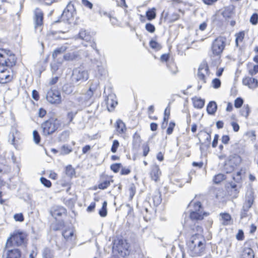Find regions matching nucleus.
I'll list each match as a JSON object with an SVG mask.
<instances>
[{"label": "nucleus", "instance_id": "20e7f679", "mask_svg": "<svg viewBox=\"0 0 258 258\" xmlns=\"http://www.w3.org/2000/svg\"><path fill=\"white\" fill-rule=\"evenodd\" d=\"M16 58L9 50L0 49V66L9 67L10 70L16 64Z\"/></svg>", "mask_w": 258, "mask_h": 258}, {"label": "nucleus", "instance_id": "864d4df0", "mask_svg": "<svg viewBox=\"0 0 258 258\" xmlns=\"http://www.w3.org/2000/svg\"><path fill=\"white\" fill-rule=\"evenodd\" d=\"M121 167L122 165L121 163H114L110 166V169L114 173H117Z\"/></svg>", "mask_w": 258, "mask_h": 258}, {"label": "nucleus", "instance_id": "4468645a", "mask_svg": "<svg viewBox=\"0 0 258 258\" xmlns=\"http://www.w3.org/2000/svg\"><path fill=\"white\" fill-rule=\"evenodd\" d=\"M12 79V72H10L8 69H0V83H7L11 81Z\"/></svg>", "mask_w": 258, "mask_h": 258}, {"label": "nucleus", "instance_id": "a211bd4d", "mask_svg": "<svg viewBox=\"0 0 258 258\" xmlns=\"http://www.w3.org/2000/svg\"><path fill=\"white\" fill-rule=\"evenodd\" d=\"M245 198L243 205L251 208L254 200V192L252 190H248L245 194Z\"/></svg>", "mask_w": 258, "mask_h": 258}, {"label": "nucleus", "instance_id": "423d86ee", "mask_svg": "<svg viewBox=\"0 0 258 258\" xmlns=\"http://www.w3.org/2000/svg\"><path fill=\"white\" fill-rule=\"evenodd\" d=\"M88 78V72L82 67H78L74 69L71 81L73 84L79 85L87 80Z\"/></svg>", "mask_w": 258, "mask_h": 258}, {"label": "nucleus", "instance_id": "a878e982", "mask_svg": "<svg viewBox=\"0 0 258 258\" xmlns=\"http://www.w3.org/2000/svg\"><path fill=\"white\" fill-rule=\"evenodd\" d=\"M156 9L155 8L149 9L146 12V17L148 20L152 21L156 17Z\"/></svg>", "mask_w": 258, "mask_h": 258}, {"label": "nucleus", "instance_id": "f704fd0d", "mask_svg": "<svg viewBox=\"0 0 258 258\" xmlns=\"http://www.w3.org/2000/svg\"><path fill=\"white\" fill-rule=\"evenodd\" d=\"M167 67L173 75L176 74L177 72V68L173 61H168L167 63Z\"/></svg>", "mask_w": 258, "mask_h": 258}, {"label": "nucleus", "instance_id": "72a5a7b5", "mask_svg": "<svg viewBox=\"0 0 258 258\" xmlns=\"http://www.w3.org/2000/svg\"><path fill=\"white\" fill-rule=\"evenodd\" d=\"M66 174L67 176L71 178L75 176V170L71 165H69L66 167Z\"/></svg>", "mask_w": 258, "mask_h": 258}, {"label": "nucleus", "instance_id": "e433bc0d", "mask_svg": "<svg viewBox=\"0 0 258 258\" xmlns=\"http://www.w3.org/2000/svg\"><path fill=\"white\" fill-rule=\"evenodd\" d=\"M149 45L151 48H152L156 51L159 50L162 48V46L160 43H159L156 41L154 40L153 39H152L150 41Z\"/></svg>", "mask_w": 258, "mask_h": 258}, {"label": "nucleus", "instance_id": "a19ab883", "mask_svg": "<svg viewBox=\"0 0 258 258\" xmlns=\"http://www.w3.org/2000/svg\"><path fill=\"white\" fill-rule=\"evenodd\" d=\"M191 211H195L198 213L200 212H204L203 206L201 202H197L194 204L193 209L190 210Z\"/></svg>", "mask_w": 258, "mask_h": 258}, {"label": "nucleus", "instance_id": "2f4dec72", "mask_svg": "<svg viewBox=\"0 0 258 258\" xmlns=\"http://www.w3.org/2000/svg\"><path fill=\"white\" fill-rule=\"evenodd\" d=\"M220 216L221 218V220L222 221V224L224 225H227L229 224L231 219V216L227 213H221L220 214Z\"/></svg>", "mask_w": 258, "mask_h": 258}, {"label": "nucleus", "instance_id": "4c0bfd02", "mask_svg": "<svg viewBox=\"0 0 258 258\" xmlns=\"http://www.w3.org/2000/svg\"><path fill=\"white\" fill-rule=\"evenodd\" d=\"M64 221H58L55 224H52L51 226L52 229L55 231L60 230L64 226Z\"/></svg>", "mask_w": 258, "mask_h": 258}, {"label": "nucleus", "instance_id": "6ab92c4d", "mask_svg": "<svg viewBox=\"0 0 258 258\" xmlns=\"http://www.w3.org/2000/svg\"><path fill=\"white\" fill-rule=\"evenodd\" d=\"M242 83L251 89L255 88L258 86L257 80L253 78L245 77L243 79Z\"/></svg>", "mask_w": 258, "mask_h": 258}, {"label": "nucleus", "instance_id": "6e6d98bb", "mask_svg": "<svg viewBox=\"0 0 258 258\" xmlns=\"http://www.w3.org/2000/svg\"><path fill=\"white\" fill-rule=\"evenodd\" d=\"M200 144L201 145L200 146V150L201 152H203L205 149H207L210 147V143H207V142H204L203 143L201 142L200 137L199 138Z\"/></svg>", "mask_w": 258, "mask_h": 258}, {"label": "nucleus", "instance_id": "7c9ffc66", "mask_svg": "<svg viewBox=\"0 0 258 258\" xmlns=\"http://www.w3.org/2000/svg\"><path fill=\"white\" fill-rule=\"evenodd\" d=\"M168 16V13L167 12L165 14L164 20L165 21L167 19L170 23L174 22L179 18V14L176 13H173L168 18H167Z\"/></svg>", "mask_w": 258, "mask_h": 258}, {"label": "nucleus", "instance_id": "5701e85b", "mask_svg": "<svg viewBox=\"0 0 258 258\" xmlns=\"http://www.w3.org/2000/svg\"><path fill=\"white\" fill-rule=\"evenodd\" d=\"M234 14V7L232 6L227 7L225 8L224 10L222 13V15L224 18L226 19H229L232 18Z\"/></svg>", "mask_w": 258, "mask_h": 258}, {"label": "nucleus", "instance_id": "f8f14e48", "mask_svg": "<svg viewBox=\"0 0 258 258\" xmlns=\"http://www.w3.org/2000/svg\"><path fill=\"white\" fill-rule=\"evenodd\" d=\"M11 247H6L5 246L3 258H20L21 256V251L18 248H12Z\"/></svg>", "mask_w": 258, "mask_h": 258}, {"label": "nucleus", "instance_id": "dca6fc26", "mask_svg": "<svg viewBox=\"0 0 258 258\" xmlns=\"http://www.w3.org/2000/svg\"><path fill=\"white\" fill-rule=\"evenodd\" d=\"M50 212L51 215L56 220L57 217L66 215L67 210L63 207L56 206L53 207Z\"/></svg>", "mask_w": 258, "mask_h": 258}, {"label": "nucleus", "instance_id": "de8ad7c7", "mask_svg": "<svg viewBox=\"0 0 258 258\" xmlns=\"http://www.w3.org/2000/svg\"><path fill=\"white\" fill-rule=\"evenodd\" d=\"M224 175L223 174H218L215 175L213 178V181L216 184L220 183L224 179Z\"/></svg>", "mask_w": 258, "mask_h": 258}, {"label": "nucleus", "instance_id": "09e8293b", "mask_svg": "<svg viewBox=\"0 0 258 258\" xmlns=\"http://www.w3.org/2000/svg\"><path fill=\"white\" fill-rule=\"evenodd\" d=\"M199 135L205 138V141L207 143H210L211 140V135L205 131H201L199 133Z\"/></svg>", "mask_w": 258, "mask_h": 258}, {"label": "nucleus", "instance_id": "ddd939ff", "mask_svg": "<svg viewBox=\"0 0 258 258\" xmlns=\"http://www.w3.org/2000/svg\"><path fill=\"white\" fill-rule=\"evenodd\" d=\"M44 14L42 10L36 8L34 11V28L40 27L43 24Z\"/></svg>", "mask_w": 258, "mask_h": 258}, {"label": "nucleus", "instance_id": "0e129e2a", "mask_svg": "<svg viewBox=\"0 0 258 258\" xmlns=\"http://www.w3.org/2000/svg\"><path fill=\"white\" fill-rule=\"evenodd\" d=\"M250 22L252 25H256L258 22V14L256 13H253L250 18Z\"/></svg>", "mask_w": 258, "mask_h": 258}, {"label": "nucleus", "instance_id": "2eb2a0df", "mask_svg": "<svg viewBox=\"0 0 258 258\" xmlns=\"http://www.w3.org/2000/svg\"><path fill=\"white\" fill-rule=\"evenodd\" d=\"M105 101L107 105V109L109 111H112L116 105L117 104V101L116 100V96L114 94H109L105 98Z\"/></svg>", "mask_w": 258, "mask_h": 258}, {"label": "nucleus", "instance_id": "5fc2aeb1", "mask_svg": "<svg viewBox=\"0 0 258 258\" xmlns=\"http://www.w3.org/2000/svg\"><path fill=\"white\" fill-rule=\"evenodd\" d=\"M110 184V181L109 180H104L101 182L98 185V188L101 189H105L108 187Z\"/></svg>", "mask_w": 258, "mask_h": 258}, {"label": "nucleus", "instance_id": "680f3d73", "mask_svg": "<svg viewBox=\"0 0 258 258\" xmlns=\"http://www.w3.org/2000/svg\"><path fill=\"white\" fill-rule=\"evenodd\" d=\"M119 142L116 140H114L113 141L112 145V146L111 148V152H112L113 153H116L117 151V149L118 147H119Z\"/></svg>", "mask_w": 258, "mask_h": 258}, {"label": "nucleus", "instance_id": "393cba45", "mask_svg": "<svg viewBox=\"0 0 258 258\" xmlns=\"http://www.w3.org/2000/svg\"><path fill=\"white\" fill-rule=\"evenodd\" d=\"M79 38L83 39L86 42H89L91 40L92 36L90 33L87 32L85 29H81L79 33Z\"/></svg>", "mask_w": 258, "mask_h": 258}, {"label": "nucleus", "instance_id": "f03ea898", "mask_svg": "<svg viewBox=\"0 0 258 258\" xmlns=\"http://www.w3.org/2000/svg\"><path fill=\"white\" fill-rule=\"evenodd\" d=\"M226 42V38L223 36H219L214 40L211 48L212 54L211 55L213 65L217 66L220 63L221 54L225 48Z\"/></svg>", "mask_w": 258, "mask_h": 258}, {"label": "nucleus", "instance_id": "f3484780", "mask_svg": "<svg viewBox=\"0 0 258 258\" xmlns=\"http://www.w3.org/2000/svg\"><path fill=\"white\" fill-rule=\"evenodd\" d=\"M91 61L94 67H95L96 70L98 72V74L102 75L104 71L103 67L102 66V61L100 58V55L98 57L91 58Z\"/></svg>", "mask_w": 258, "mask_h": 258}, {"label": "nucleus", "instance_id": "412c9836", "mask_svg": "<svg viewBox=\"0 0 258 258\" xmlns=\"http://www.w3.org/2000/svg\"><path fill=\"white\" fill-rule=\"evenodd\" d=\"M208 214L205 212H200L198 213L195 211H190V218L192 220H202L205 216H207Z\"/></svg>", "mask_w": 258, "mask_h": 258}, {"label": "nucleus", "instance_id": "6e6552de", "mask_svg": "<svg viewBox=\"0 0 258 258\" xmlns=\"http://www.w3.org/2000/svg\"><path fill=\"white\" fill-rule=\"evenodd\" d=\"M76 10L74 8V6L71 2H70L63 10L60 18L54 21V23L63 22L66 23L70 24V21L73 19Z\"/></svg>", "mask_w": 258, "mask_h": 258}, {"label": "nucleus", "instance_id": "37998d69", "mask_svg": "<svg viewBox=\"0 0 258 258\" xmlns=\"http://www.w3.org/2000/svg\"><path fill=\"white\" fill-rule=\"evenodd\" d=\"M244 35L245 34L243 31H240L239 33L236 34L235 44L237 46L238 45L239 41L242 42L243 41Z\"/></svg>", "mask_w": 258, "mask_h": 258}, {"label": "nucleus", "instance_id": "f257e3e1", "mask_svg": "<svg viewBox=\"0 0 258 258\" xmlns=\"http://www.w3.org/2000/svg\"><path fill=\"white\" fill-rule=\"evenodd\" d=\"M206 243L204 237L201 235H193L187 243V252L192 257L200 256L205 250Z\"/></svg>", "mask_w": 258, "mask_h": 258}, {"label": "nucleus", "instance_id": "1a4fd4ad", "mask_svg": "<svg viewBox=\"0 0 258 258\" xmlns=\"http://www.w3.org/2000/svg\"><path fill=\"white\" fill-rule=\"evenodd\" d=\"M46 98L51 104H59L61 102L60 93L56 89H51L46 94Z\"/></svg>", "mask_w": 258, "mask_h": 258}, {"label": "nucleus", "instance_id": "b1692460", "mask_svg": "<svg viewBox=\"0 0 258 258\" xmlns=\"http://www.w3.org/2000/svg\"><path fill=\"white\" fill-rule=\"evenodd\" d=\"M254 254L251 248H245L240 256V258H254Z\"/></svg>", "mask_w": 258, "mask_h": 258}, {"label": "nucleus", "instance_id": "0eeeda50", "mask_svg": "<svg viewBox=\"0 0 258 258\" xmlns=\"http://www.w3.org/2000/svg\"><path fill=\"white\" fill-rule=\"evenodd\" d=\"M241 160V158L238 154L230 152L224 166L226 172L227 173L232 172L235 168L240 164Z\"/></svg>", "mask_w": 258, "mask_h": 258}, {"label": "nucleus", "instance_id": "603ef678", "mask_svg": "<svg viewBox=\"0 0 258 258\" xmlns=\"http://www.w3.org/2000/svg\"><path fill=\"white\" fill-rule=\"evenodd\" d=\"M136 186L134 184H132L128 189L129 195H130V200H132L136 194Z\"/></svg>", "mask_w": 258, "mask_h": 258}, {"label": "nucleus", "instance_id": "39448f33", "mask_svg": "<svg viewBox=\"0 0 258 258\" xmlns=\"http://www.w3.org/2000/svg\"><path fill=\"white\" fill-rule=\"evenodd\" d=\"M26 234L22 231H16L9 237L6 243V247L19 246L25 243Z\"/></svg>", "mask_w": 258, "mask_h": 258}, {"label": "nucleus", "instance_id": "9d476101", "mask_svg": "<svg viewBox=\"0 0 258 258\" xmlns=\"http://www.w3.org/2000/svg\"><path fill=\"white\" fill-rule=\"evenodd\" d=\"M210 74L209 66L206 61H203L200 65L198 71V77L202 84L206 83V76Z\"/></svg>", "mask_w": 258, "mask_h": 258}, {"label": "nucleus", "instance_id": "c756f323", "mask_svg": "<svg viewBox=\"0 0 258 258\" xmlns=\"http://www.w3.org/2000/svg\"><path fill=\"white\" fill-rule=\"evenodd\" d=\"M74 87L68 83L65 84L62 87V91L67 95L71 94L74 91Z\"/></svg>", "mask_w": 258, "mask_h": 258}, {"label": "nucleus", "instance_id": "4be33fe9", "mask_svg": "<svg viewBox=\"0 0 258 258\" xmlns=\"http://www.w3.org/2000/svg\"><path fill=\"white\" fill-rule=\"evenodd\" d=\"M217 109V105L215 101H211L207 106V111L209 114L214 115Z\"/></svg>", "mask_w": 258, "mask_h": 258}, {"label": "nucleus", "instance_id": "9b49d317", "mask_svg": "<svg viewBox=\"0 0 258 258\" xmlns=\"http://www.w3.org/2000/svg\"><path fill=\"white\" fill-rule=\"evenodd\" d=\"M128 248L127 243L122 239H119L117 241L115 240L113 242L112 246L113 251L116 252L120 255H122L123 253L126 254V252L127 251Z\"/></svg>", "mask_w": 258, "mask_h": 258}, {"label": "nucleus", "instance_id": "58836bf2", "mask_svg": "<svg viewBox=\"0 0 258 258\" xmlns=\"http://www.w3.org/2000/svg\"><path fill=\"white\" fill-rule=\"evenodd\" d=\"M62 235L66 240H71L74 236V232L71 230H65L62 233Z\"/></svg>", "mask_w": 258, "mask_h": 258}, {"label": "nucleus", "instance_id": "bf43d9fd", "mask_svg": "<svg viewBox=\"0 0 258 258\" xmlns=\"http://www.w3.org/2000/svg\"><path fill=\"white\" fill-rule=\"evenodd\" d=\"M77 114V111L74 112V111H70L68 112L67 115V119L69 120V122L71 123L73 122V120L74 118V117L76 116V114Z\"/></svg>", "mask_w": 258, "mask_h": 258}, {"label": "nucleus", "instance_id": "49530a36", "mask_svg": "<svg viewBox=\"0 0 258 258\" xmlns=\"http://www.w3.org/2000/svg\"><path fill=\"white\" fill-rule=\"evenodd\" d=\"M250 208L243 205L240 212V218L243 219L248 216L247 212Z\"/></svg>", "mask_w": 258, "mask_h": 258}, {"label": "nucleus", "instance_id": "473e14b6", "mask_svg": "<svg viewBox=\"0 0 258 258\" xmlns=\"http://www.w3.org/2000/svg\"><path fill=\"white\" fill-rule=\"evenodd\" d=\"M77 52H73L72 53H68L63 55V59L66 60H74L78 57Z\"/></svg>", "mask_w": 258, "mask_h": 258}, {"label": "nucleus", "instance_id": "69168bd1", "mask_svg": "<svg viewBox=\"0 0 258 258\" xmlns=\"http://www.w3.org/2000/svg\"><path fill=\"white\" fill-rule=\"evenodd\" d=\"M14 219L17 222H22L24 220V217L22 213H17L14 215Z\"/></svg>", "mask_w": 258, "mask_h": 258}, {"label": "nucleus", "instance_id": "3c124183", "mask_svg": "<svg viewBox=\"0 0 258 258\" xmlns=\"http://www.w3.org/2000/svg\"><path fill=\"white\" fill-rule=\"evenodd\" d=\"M33 140L36 144H38L40 143V140H41V138H40L39 133L36 130L33 131Z\"/></svg>", "mask_w": 258, "mask_h": 258}, {"label": "nucleus", "instance_id": "13d9d810", "mask_svg": "<svg viewBox=\"0 0 258 258\" xmlns=\"http://www.w3.org/2000/svg\"><path fill=\"white\" fill-rule=\"evenodd\" d=\"M243 103V99L241 97H238L234 101V106L236 108H239L242 106Z\"/></svg>", "mask_w": 258, "mask_h": 258}, {"label": "nucleus", "instance_id": "c03bdc74", "mask_svg": "<svg viewBox=\"0 0 258 258\" xmlns=\"http://www.w3.org/2000/svg\"><path fill=\"white\" fill-rule=\"evenodd\" d=\"M250 112V108L248 104L244 105L240 110L241 115L247 118Z\"/></svg>", "mask_w": 258, "mask_h": 258}, {"label": "nucleus", "instance_id": "338daca9", "mask_svg": "<svg viewBox=\"0 0 258 258\" xmlns=\"http://www.w3.org/2000/svg\"><path fill=\"white\" fill-rule=\"evenodd\" d=\"M98 86L99 82L98 81L93 82L91 84L89 90L94 92L96 90Z\"/></svg>", "mask_w": 258, "mask_h": 258}, {"label": "nucleus", "instance_id": "e2e57ef3", "mask_svg": "<svg viewBox=\"0 0 258 258\" xmlns=\"http://www.w3.org/2000/svg\"><path fill=\"white\" fill-rule=\"evenodd\" d=\"M175 126V123L174 122L170 121L169 122V126L166 131V133L167 135H170L172 133Z\"/></svg>", "mask_w": 258, "mask_h": 258}, {"label": "nucleus", "instance_id": "7ed1b4c3", "mask_svg": "<svg viewBox=\"0 0 258 258\" xmlns=\"http://www.w3.org/2000/svg\"><path fill=\"white\" fill-rule=\"evenodd\" d=\"M61 120L57 118L51 117L49 118L41 124L42 135L45 137L51 135L61 126Z\"/></svg>", "mask_w": 258, "mask_h": 258}, {"label": "nucleus", "instance_id": "4d7b16f0", "mask_svg": "<svg viewBox=\"0 0 258 258\" xmlns=\"http://www.w3.org/2000/svg\"><path fill=\"white\" fill-rule=\"evenodd\" d=\"M221 84V81L218 78H215L212 80V85L214 88L218 89L220 87Z\"/></svg>", "mask_w": 258, "mask_h": 258}, {"label": "nucleus", "instance_id": "a18cd8bd", "mask_svg": "<svg viewBox=\"0 0 258 258\" xmlns=\"http://www.w3.org/2000/svg\"><path fill=\"white\" fill-rule=\"evenodd\" d=\"M53 255L51 250L48 248H45L42 252L43 258H52Z\"/></svg>", "mask_w": 258, "mask_h": 258}, {"label": "nucleus", "instance_id": "cd10ccee", "mask_svg": "<svg viewBox=\"0 0 258 258\" xmlns=\"http://www.w3.org/2000/svg\"><path fill=\"white\" fill-rule=\"evenodd\" d=\"M67 49V47L65 46H61L60 47L56 48L52 52V56L53 59L56 58L60 54H62Z\"/></svg>", "mask_w": 258, "mask_h": 258}, {"label": "nucleus", "instance_id": "c85d7f7f", "mask_svg": "<svg viewBox=\"0 0 258 258\" xmlns=\"http://www.w3.org/2000/svg\"><path fill=\"white\" fill-rule=\"evenodd\" d=\"M153 201L155 206L157 207L160 205L162 202L161 194L159 191L155 192L153 196Z\"/></svg>", "mask_w": 258, "mask_h": 258}, {"label": "nucleus", "instance_id": "aec40b11", "mask_svg": "<svg viewBox=\"0 0 258 258\" xmlns=\"http://www.w3.org/2000/svg\"><path fill=\"white\" fill-rule=\"evenodd\" d=\"M161 171H160L159 167L158 165H153L151 168L150 172V176L152 180L157 182L159 179Z\"/></svg>", "mask_w": 258, "mask_h": 258}, {"label": "nucleus", "instance_id": "79ce46f5", "mask_svg": "<svg viewBox=\"0 0 258 258\" xmlns=\"http://www.w3.org/2000/svg\"><path fill=\"white\" fill-rule=\"evenodd\" d=\"M205 105V100L201 98L197 99L194 102V105L195 108L198 109L202 108Z\"/></svg>", "mask_w": 258, "mask_h": 258}, {"label": "nucleus", "instance_id": "c9c22d12", "mask_svg": "<svg viewBox=\"0 0 258 258\" xmlns=\"http://www.w3.org/2000/svg\"><path fill=\"white\" fill-rule=\"evenodd\" d=\"M73 151L72 148L68 145H63L60 148V154L62 155H68Z\"/></svg>", "mask_w": 258, "mask_h": 258}, {"label": "nucleus", "instance_id": "ea45409f", "mask_svg": "<svg viewBox=\"0 0 258 258\" xmlns=\"http://www.w3.org/2000/svg\"><path fill=\"white\" fill-rule=\"evenodd\" d=\"M107 202L104 201L102 204V206L99 211V215L102 217H104L107 215Z\"/></svg>", "mask_w": 258, "mask_h": 258}, {"label": "nucleus", "instance_id": "052dcab7", "mask_svg": "<svg viewBox=\"0 0 258 258\" xmlns=\"http://www.w3.org/2000/svg\"><path fill=\"white\" fill-rule=\"evenodd\" d=\"M145 29L148 32L151 33L154 32L155 31V27L151 23H148L146 24Z\"/></svg>", "mask_w": 258, "mask_h": 258}, {"label": "nucleus", "instance_id": "774afa93", "mask_svg": "<svg viewBox=\"0 0 258 258\" xmlns=\"http://www.w3.org/2000/svg\"><path fill=\"white\" fill-rule=\"evenodd\" d=\"M258 73V64L253 66V69L249 70V74L251 76H253Z\"/></svg>", "mask_w": 258, "mask_h": 258}, {"label": "nucleus", "instance_id": "8fccbe9b", "mask_svg": "<svg viewBox=\"0 0 258 258\" xmlns=\"http://www.w3.org/2000/svg\"><path fill=\"white\" fill-rule=\"evenodd\" d=\"M41 183L46 187H50L51 186V181L47 178L41 177L40 179Z\"/></svg>", "mask_w": 258, "mask_h": 258}, {"label": "nucleus", "instance_id": "bb28decb", "mask_svg": "<svg viewBox=\"0 0 258 258\" xmlns=\"http://www.w3.org/2000/svg\"><path fill=\"white\" fill-rule=\"evenodd\" d=\"M116 130L119 134H123L126 131L124 123L120 119H118L116 122Z\"/></svg>", "mask_w": 258, "mask_h": 258}]
</instances>
